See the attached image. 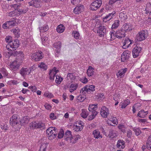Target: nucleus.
<instances>
[{
	"mask_svg": "<svg viewBox=\"0 0 151 151\" xmlns=\"http://www.w3.org/2000/svg\"><path fill=\"white\" fill-rule=\"evenodd\" d=\"M69 124H68V127H73L74 129L76 132L81 131L84 125V123L81 121H77L76 125L74 124V121L72 118L69 119L68 120Z\"/></svg>",
	"mask_w": 151,
	"mask_h": 151,
	"instance_id": "nucleus-1",
	"label": "nucleus"
},
{
	"mask_svg": "<svg viewBox=\"0 0 151 151\" xmlns=\"http://www.w3.org/2000/svg\"><path fill=\"white\" fill-rule=\"evenodd\" d=\"M97 104L90 105L88 107V110L89 111V114H91L88 116V120H91L93 119L97 114V112L96 110L97 108Z\"/></svg>",
	"mask_w": 151,
	"mask_h": 151,
	"instance_id": "nucleus-2",
	"label": "nucleus"
},
{
	"mask_svg": "<svg viewBox=\"0 0 151 151\" xmlns=\"http://www.w3.org/2000/svg\"><path fill=\"white\" fill-rule=\"evenodd\" d=\"M81 137L79 135H77L73 137L71 132L70 131H67V141L69 142L71 144H74L77 141L80 139Z\"/></svg>",
	"mask_w": 151,
	"mask_h": 151,
	"instance_id": "nucleus-3",
	"label": "nucleus"
},
{
	"mask_svg": "<svg viewBox=\"0 0 151 151\" xmlns=\"http://www.w3.org/2000/svg\"><path fill=\"white\" fill-rule=\"evenodd\" d=\"M56 129L55 127H50L47 130L46 135L49 139L52 140L56 137L57 136Z\"/></svg>",
	"mask_w": 151,
	"mask_h": 151,
	"instance_id": "nucleus-4",
	"label": "nucleus"
},
{
	"mask_svg": "<svg viewBox=\"0 0 151 151\" xmlns=\"http://www.w3.org/2000/svg\"><path fill=\"white\" fill-rule=\"evenodd\" d=\"M19 45V40L16 39L9 43L6 45V48L9 51L14 50L18 47Z\"/></svg>",
	"mask_w": 151,
	"mask_h": 151,
	"instance_id": "nucleus-5",
	"label": "nucleus"
},
{
	"mask_svg": "<svg viewBox=\"0 0 151 151\" xmlns=\"http://www.w3.org/2000/svg\"><path fill=\"white\" fill-rule=\"evenodd\" d=\"M45 126V123L42 121L33 122L29 124V126L32 129L43 128Z\"/></svg>",
	"mask_w": 151,
	"mask_h": 151,
	"instance_id": "nucleus-6",
	"label": "nucleus"
},
{
	"mask_svg": "<svg viewBox=\"0 0 151 151\" xmlns=\"http://www.w3.org/2000/svg\"><path fill=\"white\" fill-rule=\"evenodd\" d=\"M22 62L15 59L10 63L9 65L10 68L11 70L17 71L19 69Z\"/></svg>",
	"mask_w": 151,
	"mask_h": 151,
	"instance_id": "nucleus-7",
	"label": "nucleus"
},
{
	"mask_svg": "<svg viewBox=\"0 0 151 151\" xmlns=\"http://www.w3.org/2000/svg\"><path fill=\"white\" fill-rule=\"evenodd\" d=\"M95 90V86L92 85H86L81 90L80 93L84 94L93 91Z\"/></svg>",
	"mask_w": 151,
	"mask_h": 151,
	"instance_id": "nucleus-8",
	"label": "nucleus"
},
{
	"mask_svg": "<svg viewBox=\"0 0 151 151\" xmlns=\"http://www.w3.org/2000/svg\"><path fill=\"white\" fill-rule=\"evenodd\" d=\"M102 4L101 0H96L91 4L90 9L93 11H96L101 6Z\"/></svg>",
	"mask_w": 151,
	"mask_h": 151,
	"instance_id": "nucleus-9",
	"label": "nucleus"
},
{
	"mask_svg": "<svg viewBox=\"0 0 151 151\" xmlns=\"http://www.w3.org/2000/svg\"><path fill=\"white\" fill-rule=\"evenodd\" d=\"M42 52L41 51L33 53L31 56L32 59L35 61H39L43 58Z\"/></svg>",
	"mask_w": 151,
	"mask_h": 151,
	"instance_id": "nucleus-10",
	"label": "nucleus"
},
{
	"mask_svg": "<svg viewBox=\"0 0 151 151\" xmlns=\"http://www.w3.org/2000/svg\"><path fill=\"white\" fill-rule=\"evenodd\" d=\"M106 29L104 26L100 25L98 27L97 33L100 37H104L106 35Z\"/></svg>",
	"mask_w": 151,
	"mask_h": 151,
	"instance_id": "nucleus-11",
	"label": "nucleus"
},
{
	"mask_svg": "<svg viewBox=\"0 0 151 151\" xmlns=\"http://www.w3.org/2000/svg\"><path fill=\"white\" fill-rule=\"evenodd\" d=\"M145 32L142 31L139 32L136 37L135 40L137 41H141L145 39L146 37Z\"/></svg>",
	"mask_w": 151,
	"mask_h": 151,
	"instance_id": "nucleus-12",
	"label": "nucleus"
},
{
	"mask_svg": "<svg viewBox=\"0 0 151 151\" xmlns=\"http://www.w3.org/2000/svg\"><path fill=\"white\" fill-rule=\"evenodd\" d=\"M19 120L17 115L14 114L10 119V124L12 126H14L19 123Z\"/></svg>",
	"mask_w": 151,
	"mask_h": 151,
	"instance_id": "nucleus-13",
	"label": "nucleus"
},
{
	"mask_svg": "<svg viewBox=\"0 0 151 151\" xmlns=\"http://www.w3.org/2000/svg\"><path fill=\"white\" fill-rule=\"evenodd\" d=\"M13 55L15 56H17L16 60L23 62L24 58V54L22 51H15L13 53Z\"/></svg>",
	"mask_w": 151,
	"mask_h": 151,
	"instance_id": "nucleus-14",
	"label": "nucleus"
},
{
	"mask_svg": "<svg viewBox=\"0 0 151 151\" xmlns=\"http://www.w3.org/2000/svg\"><path fill=\"white\" fill-rule=\"evenodd\" d=\"M30 68L22 67L19 71V73L22 76L24 77L27 75H29L31 72Z\"/></svg>",
	"mask_w": 151,
	"mask_h": 151,
	"instance_id": "nucleus-15",
	"label": "nucleus"
},
{
	"mask_svg": "<svg viewBox=\"0 0 151 151\" xmlns=\"http://www.w3.org/2000/svg\"><path fill=\"white\" fill-rule=\"evenodd\" d=\"M30 6H32L35 8H39L41 6V2L39 0H32L28 2Z\"/></svg>",
	"mask_w": 151,
	"mask_h": 151,
	"instance_id": "nucleus-16",
	"label": "nucleus"
},
{
	"mask_svg": "<svg viewBox=\"0 0 151 151\" xmlns=\"http://www.w3.org/2000/svg\"><path fill=\"white\" fill-rule=\"evenodd\" d=\"M100 113L101 116L106 118L109 114V111L108 109L105 106H103L101 108Z\"/></svg>",
	"mask_w": 151,
	"mask_h": 151,
	"instance_id": "nucleus-17",
	"label": "nucleus"
},
{
	"mask_svg": "<svg viewBox=\"0 0 151 151\" xmlns=\"http://www.w3.org/2000/svg\"><path fill=\"white\" fill-rule=\"evenodd\" d=\"M122 31L125 32L132 30L134 29L133 26L131 24L126 23L124 24L122 27Z\"/></svg>",
	"mask_w": 151,
	"mask_h": 151,
	"instance_id": "nucleus-18",
	"label": "nucleus"
},
{
	"mask_svg": "<svg viewBox=\"0 0 151 151\" xmlns=\"http://www.w3.org/2000/svg\"><path fill=\"white\" fill-rule=\"evenodd\" d=\"M142 50V48L139 46H136L132 50V55L134 58H136L139 55V53Z\"/></svg>",
	"mask_w": 151,
	"mask_h": 151,
	"instance_id": "nucleus-19",
	"label": "nucleus"
},
{
	"mask_svg": "<svg viewBox=\"0 0 151 151\" xmlns=\"http://www.w3.org/2000/svg\"><path fill=\"white\" fill-rule=\"evenodd\" d=\"M127 68H122L120 69L118 73H116L117 78H120L123 77L125 75V73L127 70Z\"/></svg>",
	"mask_w": 151,
	"mask_h": 151,
	"instance_id": "nucleus-20",
	"label": "nucleus"
},
{
	"mask_svg": "<svg viewBox=\"0 0 151 151\" xmlns=\"http://www.w3.org/2000/svg\"><path fill=\"white\" fill-rule=\"evenodd\" d=\"M129 52L127 50L124 51L121 55V61L122 62H124L125 61L128 59L129 57V54L128 53Z\"/></svg>",
	"mask_w": 151,
	"mask_h": 151,
	"instance_id": "nucleus-21",
	"label": "nucleus"
},
{
	"mask_svg": "<svg viewBox=\"0 0 151 151\" xmlns=\"http://www.w3.org/2000/svg\"><path fill=\"white\" fill-rule=\"evenodd\" d=\"M58 71V70L56 69V68H54L50 70L49 74L50 79L51 80H54L55 74Z\"/></svg>",
	"mask_w": 151,
	"mask_h": 151,
	"instance_id": "nucleus-22",
	"label": "nucleus"
},
{
	"mask_svg": "<svg viewBox=\"0 0 151 151\" xmlns=\"http://www.w3.org/2000/svg\"><path fill=\"white\" fill-rule=\"evenodd\" d=\"M84 6L83 5L79 4L74 9L73 11L76 14H78L83 10Z\"/></svg>",
	"mask_w": 151,
	"mask_h": 151,
	"instance_id": "nucleus-23",
	"label": "nucleus"
},
{
	"mask_svg": "<svg viewBox=\"0 0 151 151\" xmlns=\"http://www.w3.org/2000/svg\"><path fill=\"white\" fill-rule=\"evenodd\" d=\"M92 135L95 139H98L102 138V136L98 129H96L93 130L92 132Z\"/></svg>",
	"mask_w": 151,
	"mask_h": 151,
	"instance_id": "nucleus-24",
	"label": "nucleus"
},
{
	"mask_svg": "<svg viewBox=\"0 0 151 151\" xmlns=\"http://www.w3.org/2000/svg\"><path fill=\"white\" fill-rule=\"evenodd\" d=\"M132 43V40L129 38H126L123 43L122 47L124 49H126L129 47L130 44Z\"/></svg>",
	"mask_w": 151,
	"mask_h": 151,
	"instance_id": "nucleus-25",
	"label": "nucleus"
},
{
	"mask_svg": "<svg viewBox=\"0 0 151 151\" xmlns=\"http://www.w3.org/2000/svg\"><path fill=\"white\" fill-rule=\"evenodd\" d=\"M79 86L78 84L77 83L71 84L69 87V91L72 93L76 90Z\"/></svg>",
	"mask_w": 151,
	"mask_h": 151,
	"instance_id": "nucleus-26",
	"label": "nucleus"
},
{
	"mask_svg": "<svg viewBox=\"0 0 151 151\" xmlns=\"http://www.w3.org/2000/svg\"><path fill=\"white\" fill-rule=\"evenodd\" d=\"M53 46L55 48V50L56 52L57 53H59L61 47V42L59 41L56 42L54 44Z\"/></svg>",
	"mask_w": 151,
	"mask_h": 151,
	"instance_id": "nucleus-27",
	"label": "nucleus"
},
{
	"mask_svg": "<svg viewBox=\"0 0 151 151\" xmlns=\"http://www.w3.org/2000/svg\"><path fill=\"white\" fill-rule=\"evenodd\" d=\"M42 44L45 46H49L50 41L47 37H45L41 38Z\"/></svg>",
	"mask_w": 151,
	"mask_h": 151,
	"instance_id": "nucleus-28",
	"label": "nucleus"
},
{
	"mask_svg": "<svg viewBox=\"0 0 151 151\" xmlns=\"http://www.w3.org/2000/svg\"><path fill=\"white\" fill-rule=\"evenodd\" d=\"M125 36V32L121 30L116 31V37L117 38L121 39Z\"/></svg>",
	"mask_w": 151,
	"mask_h": 151,
	"instance_id": "nucleus-29",
	"label": "nucleus"
},
{
	"mask_svg": "<svg viewBox=\"0 0 151 151\" xmlns=\"http://www.w3.org/2000/svg\"><path fill=\"white\" fill-rule=\"evenodd\" d=\"M125 142L122 139H119L116 145L117 147L119 149H123L125 146Z\"/></svg>",
	"mask_w": 151,
	"mask_h": 151,
	"instance_id": "nucleus-30",
	"label": "nucleus"
},
{
	"mask_svg": "<svg viewBox=\"0 0 151 151\" xmlns=\"http://www.w3.org/2000/svg\"><path fill=\"white\" fill-rule=\"evenodd\" d=\"M29 119V118L28 116H24L23 117L22 120H19V122H20L22 125L24 126L27 124L28 122Z\"/></svg>",
	"mask_w": 151,
	"mask_h": 151,
	"instance_id": "nucleus-31",
	"label": "nucleus"
},
{
	"mask_svg": "<svg viewBox=\"0 0 151 151\" xmlns=\"http://www.w3.org/2000/svg\"><path fill=\"white\" fill-rule=\"evenodd\" d=\"M94 69L91 66H89L87 70V74L88 76L90 77L93 75L94 71Z\"/></svg>",
	"mask_w": 151,
	"mask_h": 151,
	"instance_id": "nucleus-32",
	"label": "nucleus"
},
{
	"mask_svg": "<svg viewBox=\"0 0 151 151\" xmlns=\"http://www.w3.org/2000/svg\"><path fill=\"white\" fill-rule=\"evenodd\" d=\"M65 29V27L62 24H60L57 27V31L59 33H61L63 32Z\"/></svg>",
	"mask_w": 151,
	"mask_h": 151,
	"instance_id": "nucleus-33",
	"label": "nucleus"
},
{
	"mask_svg": "<svg viewBox=\"0 0 151 151\" xmlns=\"http://www.w3.org/2000/svg\"><path fill=\"white\" fill-rule=\"evenodd\" d=\"M16 5H14V8H15V13H16V15L17 16H18L20 15V14H22V9L20 8V6H17V7L16 8Z\"/></svg>",
	"mask_w": 151,
	"mask_h": 151,
	"instance_id": "nucleus-34",
	"label": "nucleus"
},
{
	"mask_svg": "<svg viewBox=\"0 0 151 151\" xmlns=\"http://www.w3.org/2000/svg\"><path fill=\"white\" fill-rule=\"evenodd\" d=\"M148 113L147 111H145L144 110H142L138 113L137 115L139 117L144 118Z\"/></svg>",
	"mask_w": 151,
	"mask_h": 151,
	"instance_id": "nucleus-35",
	"label": "nucleus"
},
{
	"mask_svg": "<svg viewBox=\"0 0 151 151\" xmlns=\"http://www.w3.org/2000/svg\"><path fill=\"white\" fill-rule=\"evenodd\" d=\"M89 113H88L86 110L85 109H82V113L81 114V116L83 118H86L88 115Z\"/></svg>",
	"mask_w": 151,
	"mask_h": 151,
	"instance_id": "nucleus-36",
	"label": "nucleus"
},
{
	"mask_svg": "<svg viewBox=\"0 0 151 151\" xmlns=\"http://www.w3.org/2000/svg\"><path fill=\"white\" fill-rule=\"evenodd\" d=\"M7 22L9 28H11L13 26L15 25L16 21L14 18H13L10 21Z\"/></svg>",
	"mask_w": 151,
	"mask_h": 151,
	"instance_id": "nucleus-37",
	"label": "nucleus"
},
{
	"mask_svg": "<svg viewBox=\"0 0 151 151\" xmlns=\"http://www.w3.org/2000/svg\"><path fill=\"white\" fill-rule=\"evenodd\" d=\"M119 20H116L114 21V23L112 24L111 27L112 29H116L119 26Z\"/></svg>",
	"mask_w": 151,
	"mask_h": 151,
	"instance_id": "nucleus-38",
	"label": "nucleus"
},
{
	"mask_svg": "<svg viewBox=\"0 0 151 151\" xmlns=\"http://www.w3.org/2000/svg\"><path fill=\"white\" fill-rule=\"evenodd\" d=\"M117 133L116 131L113 130H111L109 131V136L110 137L113 138L117 136Z\"/></svg>",
	"mask_w": 151,
	"mask_h": 151,
	"instance_id": "nucleus-39",
	"label": "nucleus"
},
{
	"mask_svg": "<svg viewBox=\"0 0 151 151\" xmlns=\"http://www.w3.org/2000/svg\"><path fill=\"white\" fill-rule=\"evenodd\" d=\"M40 28V35L41 36V32H43L47 31L48 27L47 25H45L42 27H41Z\"/></svg>",
	"mask_w": 151,
	"mask_h": 151,
	"instance_id": "nucleus-40",
	"label": "nucleus"
},
{
	"mask_svg": "<svg viewBox=\"0 0 151 151\" xmlns=\"http://www.w3.org/2000/svg\"><path fill=\"white\" fill-rule=\"evenodd\" d=\"M147 149L151 151V137H150L148 138L147 142Z\"/></svg>",
	"mask_w": 151,
	"mask_h": 151,
	"instance_id": "nucleus-41",
	"label": "nucleus"
},
{
	"mask_svg": "<svg viewBox=\"0 0 151 151\" xmlns=\"http://www.w3.org/2000/svg\"><path fill=\"white\" fill-rule=\"evenodd\" d=\"M38 67L44 70H45L47 68V65L43 62H41L38 65Z\"/></svg>",
	"mask_w": 151,
	"mask_h": 151,
	"instance_id": "nucleus-42",
	"label": "nucleus"
},
{
	"mask_svg": "<svg viewBox=\"0 0 151 151\" xmlns=\"http://www.w3.org/2000/svg\"><path fill=\"white\" fill-rule=\"evenodd\" d=\"M119 17L122 20H124L127 18V15L123 12H121L119 14Z\"/></svg>",
	"mask_w": 151,
	"mask_h": 151,
	"instance_id": "nucleus-43",
	"label": "nucleus"
},
{
	"mask_svg": "<svg viewBox=\"0 0 151 151\" xmlns=\"http://www.w3.org/2000/svg\"><path fill=\"white\" fill-rule=\"evenodd\" d=\"M48 144L45 143L42 144L40 147V151H45L47 147Z\"/></svg>",
	"mask_w": 151,
	"mask_h": 151,
	"instance_id": "nucleus-44",
	"label": "nucleus"
},
{
	"mask_svg": "<svg viewBox=\"0 0 151 151\" xmlns=\"http://www.w3.org/2000/svg\"><path fill=\"white\" fill-rule=\"evenodd\" d=\"M76 76L75 75H74L73 73H69L68 74L67 76V78H68V79H70L71 80H73L75 79Z\"/></svg>",
	"mask_w": 151,
	"mask_h": 151,
	"instance_id": "nucleus-45",
	"label": "nucleus"
},
{
	"mask_svg": "<svg viewBox=\"0 0 151 151\" xmlns=\"http://www.w3.org/2000/svg\"><path fill=\"white\" fill-rule=\"evenodd\" d=\"M130 103V101L128 99L125 100L122 103L121 108L122 109L125 108Z\"/></svg>",
	"mask_w": 151,
	"mask_h": 151,
	"instance_id": "nucleus-46",
	"label": "nucleus"
},
{
	"mask_svg": "<svg viewBox=\"0 0 151 151\" xmlns=\"http://www.w3.org/2000/svg\"><path fill=\"white\" fill-rule=\"evenodd\" d=\"M72 35L76 39H79L80 36L79 33L76 31H74L73 32Z\"/></svg>",
	"mask_w": 151,
	"mask_h": 151,
	"instance_id": "nucleus-47",
	"label": "nucleus"
},
{
	"mask_svg": "<svg viewBox=\"0 0 151 151\" xmlns=\"http://www.w3.org/2000/svg\"><path fill=\"white\" fill-rule=\"evenodd\" d=\"M114 31V32L113 31H111L110 32V40H112L115 39L116 37V33L115 34Z\"/></svg>",
	"mask_w": 151,
	"mask_h": 151,
	"instance_id": "nucleus-48",
	"label": "nucleus"
},
{
	"mask_svg": "<svg viewBox=\"0 0 151 151\" xmlns=\"http://www.w3.org/2000/svg\"><path fill=\"white\" fill-rule=\"evenodd\" d=\"M86 98V97L85 96L80 95L78 96L77 99L80 102H83L85 100Z\"/></svg>",
	"mask_w": 151,
	"mask_h": 151,
	"instance_id": "nucleus-49",
	"label": "nucleus"
},
{
	"mask_svg": "<svg viewBox=\"0 0 151 151\" xmlns=\"http://www.w3.org/2000/svg\"><path fill=\"white\" fill-rule=\"evenodd\" d=\"M63 80V78L60 76L57 75L56 76V78L55 82L58 84H60Z\"/></svg>",
	"mask_w": 151,
	"mask_h": 151,
	"instance_id": "nucleus-50",
	"label": "nucleus"
},
{
	"mask_svg": "<svg viewBox=\"0 0 151 151\" xmlns=\"http://www.w3.org/2000/svg\"><path fill=\"white\" fill-rule=\"evenodd\" d=\"M64 134V133L63 130L62 129H61L58 133V137L59 139L63 137Z\"/></svg>",
	"mask_w": 151,
	"mask_h": 151,
	"instance_id": "nucleus-51",
	"label": "nucleus"
},
{
	"mask_svg": "<svg viewBox=\"0 0 151 151\" xmlns=\"http://www.w3.org/2000/svg\"><path fill=\"white\" fill-rule=\"evenodd\" d=\"M44 95L45 96L49 98H52L53 96V95L48 91H46L45 92Z\"/></svg>",
	"mask_w": 151,
	"mask_h": 151,
	"instance_id": "nucleus-52",
	"label": "nucleus"
},
{
	"mask_svg": "<svg viewBox=\"0 0 151 151\" xmlns=\"http://www.w3.org/2000/svg\"><path fill=\"white\" fill-rule=\"evenodd\" d=\"M134 130L137 136L139 135L141 133V131L139 128H134Z\"/></svg>",
	"mask_w": 151,
	"mask_h": 151,
	"instance_id": "nucleus-53",
	"label": "nucleus"
},
{
	"mask_svg": "<svg viewBox=\"0 0 151 151\" xmlns=\"http://www.w3.org/2000/svg\"><path fill=\"white\" fill-rule=\"evenodd\" d=\"M19 29L18 28H16L13 30V33L17 37H19Z\"/></svg>",
	"mask_w": 151,
	"mask_h": 151,
	"instance_id": "nucleus-54",
	"label": "nucleus"
},
{
	"mask_svg": "<svg viewBox=\"0 0 151 151\" xmlns=\"http://www.w3.org/2000/svg\"><path fill=\"white\" fill-rule=\"evenodd\" d=\"M118 128L120 129L122 132H124L125 131V127L124 125H122L119 124L118 126Z\"/></svg>",
	"mask_w": 151,
	"mask_h": 151,
	"instance_id": "nucleus-55",
	"label": "nucleus"
},
{
	"mask_svg": "<svg viewBox=\"0 0 151 151\" xmlns=\"http://www.w3.org/2000/svg\"><path fill=\"white\" fill-rule=\"evenodd\" d=\"M1 128L3 130H6L8 129V127L6 124H2L0 125Z\"/></svg>",
	"mask_w": 151,
	"mask_h": 151,
	"instance_id": "nucleus-56",
	"label": "nucleus"
},
{
	"mask_svg": "<svg viewBox=\"0 0 151 151\" xmlns=\"http://www.w3.org/2000/svg\"><path fill=\"white\" fill-rule=\"evenodd\" d=\"M29 88L33 92H36L37 89V87L35 86H30L29 87Z\"/></svg>",
	"mask_w": 151,
	"mask_h": 151,
	"instance_id": "nucleus-57",
	"label": "nucleus"
},
{
	"mask_svg": "<svg viewBox=\"0 0 151 151\" xmlns=\"http://www.w3.org/2000/svg\"><path fill=\"white\" fill-rule=\"evenodd\" d=\"M110 121L114 124H117V119L116 117H112L111 118Z\"/></svg>",
	"mask_w": 151,
	"mask_h": 151,
	"instance_id": "nucleus-58",
	"label": "nucleus"
},
{
	"mask_svg": "<svg viewBox=\"0 0 151 151\" xmlns=\"http://www.w3.org/2000/svg\"><path fill=\"white\" fill-rule=\"evenodd\" d=\"M80 81L83 83H86L88 81L87 78L86 77L82 78L80 79Z\"/></svg>",
	"mask_w": 151,
	"mask_h": 151,
	"instance_id": "nucleus-59",
	"label": "nucleus"
},
{
	"mask_svg": "<svg viewBox=\"0 0 151 151\" xmlns=\"http://www.w3.org/2000/svg\"><path fill=\"white\" fill-rule=\"evenodd\" d=\"M15 12L14 10L13 11L11 12L8 14V15L10 17L17 16L16 15Z\"/></svg>",
	"mask_w": 151,
	"mask_h": 151,
	"instance_id": "nucleus-60",
	"label": "nucleus"
},
{
	"mask_svg": "<svg viewBox=\"0 0 151 151\" xmlns=\"http://www.w3.org/2000/svg\"><path fill=\"white\" fill-rule=\"evenodd\" d=\"M116 14V12L114 11L112 13L109 14L108 15L110 17V18L111 19L113 18V17L115 16Z\"/></svg>",
	"mask_w": 151,
	"mask_h": 151,
	"instance_id": "nucleus-61",
	"label": "nucleus"
},
{
	"mask_svg": "<svg viewBox=\"0 0 151 151\" xmlns=\"http://www.w3.org/2000/svg\"><path fill=\"white\" fill-rule=\"evenodd\" d=\"M111 19L108 14L103 18V21L105 22H106L107 21H109Z\"/></svg>",
	"mask_w": 151,
	"mask_h": 151,
	"instance_id": "nucleus-62",
	"label": "nucleus"
},
{
	"mask_svg": "<svg viewBox=\"0 0 151 151\" xmlns=\"http://www.w3.org/2000/svg\"><path fill=\"white\" fill-rule=\"evenodd\" d=\"M11 55V52L7 51L5 52L4 53V55L7 58L10 57Z\"/></svg>",
	"mask_w": 151,
	"mask_h": 151,
	"instance_id": "nucleus-63",
	"label": "nucleus"
},
{
	"mask_svg": "<svg viewBox=\"0 0 151 151\" xmlns=\"http://www.w3.org/2000/svg\"><path fill=\"white\" fill-rule=\"evenodd\" d=\"M50 118L52 120H54L56 119V117L54 113H51L50 114Z\"/></svg>",
	"mask_w": 151,
	"mask_h": 151,
	"instance_id": "nucleus-64",
	"label": "nucleus"
}]
</instances>
